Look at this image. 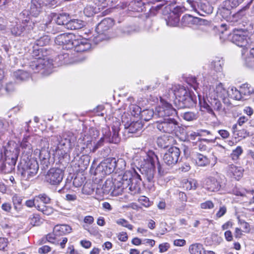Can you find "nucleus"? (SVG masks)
<instances>
[{
    "label": "nucleus",
    "mask_w": 254,
    "mask_h": 254,
    "mask_svg": "<svg viewBox=\"0 0 254 254\" xmlns=\"http://www.w3.org/2000/svg\"><path fill=\"white\" fill-rule=\"evenodd\" d=\"M50 41V38L48 35H44L39 39L36 40L35 45L40 47H43L48 45Z\"/></svg>",
    "instance_id": "obj_46"
},
{
    "label": "nucleus",
    "mask_w": 254,
    "mask_h": 254,
    "mask_svg": "<svg viewBox=\"0 0 254 254\" xmlns=\"http://www.w3.org/2000/svg\"><path fill=\"white\" fill-rule=\"evenodd\" d=\"M37 210L47 215H49L53 212L52 207L45 205H37Z\"/></svg>",
    "instance_id": "obj_54"
},
{
    "label": "nucleus",
    "mask_w": 254,
    "mask_h": 254,
    "mask_svg": "<svg viewBox=\"0 0 254 254\" xmlns=\"http://www.w3.org/2000/svg\"><path fill=\"white\" fill-rule=\"evenodd\" d=\"M78 43L75 46L74 51L77 52H84L90 49L91 44L85 39H77Z\"/></svg>",
    "instance_id": "obj_23"
},
{
    "label": "nucleus",
    "mask_w": 254,
    "mask_h": 254,
    "mask_svg": "<svg viewBox=\"0 0 254 254\" xmlns=\"http://www.w3.org/2000/svg\"><path fill=\"white\" fill-rule=\"evenodd\" d=\"M114 189L113 179H107L103 185L101 190L96 188V193H103L105 194H108L110 192L112 193V191Z\"/></svg>",
    "instance_id": "obj_21"
},
{
    "label": "nucleus",
    "mask_w": 254,
    "mask_h": 254,
    "mask_svg": "<svg viewBox=\"0 0 254 254\" xmlns=\"http://www.w3.org/2000/svg\"><path fill=\"white\" fill-rule=\"evenodd\" d=\"M5 155V159L1 166V168L3 173L8 174L14 170L18 155L16 151L11 152L6 150Z\"/></svg>",
    "instance_id": "obj_9"
},
{
    "label": "nucleus",
    "mask_w": 254,
    "mask_h": 254,
    "mask_svg": "<svg viewBox=\"0 0 254 254\" xmlns=\"http://www.w3.org/2000/svg\"><path fill=\"white\" fill-rule=\"evenodd\" d=\"M249 120V119L248 117L243 116L240 117L237 122V124L234 125L232 127V129L233 130H237L238 126L241 127L244 124L247 123Z\"/></svg>",
    "instance_id": "obj_59"
},
{
    "label": "nucleus",
    "mask_w": 254,
    "mask_h": 254,
    "mask_svg": "<svg viewBox=\"0 0 254 254\" xmlns=\"http://www.w3.org/2000/svg\"><path fill=\"white\" fill-rule=\"evenodd\" d=\"M241 92L244 98L245 96H249L254 92V89L248 84H244L240 87Z\"/></svg>",
    "instance_id": "obj_48"
},
{
    "label": "nucleus",
    "mask_w": 254,
    "mask_h": 254,
    "mask_svg": "<svg viewBox=\"0 0 254 254\" xmlns=\"http://www.w3.org/2000/svg\"><path fill=\"white\" fill-rule=\"evenodd\" d=\"M83 26V21L78 19H72L68 21L67 28L75 30L81 28Z\"/></svg>",
    "instance_id": "obj_34"
},
{
    "label": "nucleus",
    "mask_w": 254,
    "mask_h": 254,
    "mask_svg": "<svg viewBox=\"0 0 254 254\" xmlns=\"http://www.w3.org/2000/svg\"><path fill=\"white\" fill-rule=\"evenodd\" d=\"M90 163V157L86 154L82 155L79 160V166L86 168Z\"/></svg>",
    "instance_id": "obj_51"
},
{
    "label": "nucleus",
    "mask_w": 254,
    "mask_h": 254,
    "mask_svg": "<svg viewBox=\"0 0 254 254\" xmlns=\"http://www.w3.org/2000/svg\"><path fill=\"white\" fill-rule=\"evenodd\" d=\"M182 117L187 121H192L197 119L198 114L194 112H187L183 114Z\"/></svg>",
    "instance_id": "obj_52"
},
{
    "label": "nucleus",
    "mask_w": 254,
    "mask_h": 254,
    "mask_svg": "<svg viewBox=\"0 0 254 254\" xmlns=\"http://www.w3.org/2000/svg\"><path fill=\"white\" fill-rule=\"evenodd\" d=\"M189 252L191 254H205L202 245L199 243L191 245L189 247Z\"/></svg>",
    "instance_id": "obj_33"
},
{
    "label": "nucleus",
    "mask_w": 254,
    "mask_h": 254,
    "mask_svg": "<svg viewBox=\"0 0 254 254\" xmlns=\"http://www.w3.org/2000/svg\"><path fill=\"white\" fill-rule=\"evenodd\" d=\"M243 150L241 146H237V148L233 150L231 154V157L233 160H237L239 158L240 156L242 154Z\"/></svg>",
    "instance_id": "obj_56"
},
{
    "label": "nucleus",
    "mask_w": 254,
    "mask_h": 254,
    "mask_svg": "<svg viewBox=\"0 0 254 254\" xmlns=\"http://www.w3.org/2000/svg\"><path fill=\"white\" fill-rule=\"evenodd\" d=\"M205 188L210 191H217L220 190L221 185L215 178L209 177L205 179Z\"/></svg>",
    "instance_id": "obj_19"
},
{
    "label": "nucleus",
    "mask_w": 254,
    "mask_h": 254,
    "mask_svg": "<svg viewBox=\"0 0 254 254\" xmlns=\"http://www.w3.org/2000/svg\"><path fill=\"white\" fill-rule=\"evenodd\" d=\"M37 51L39 52L37 55L38 57L32 62L30 65V68L34 72H38L42 69H45L46 71L50 70L52 68L53 63L52 60L48 58V56L53 51L44 48L38 49Z\"/></svg>",
    "instance_id": "obj_1"
},
{
    "label": "nucleus",
    "mask_w": 254,
    "mask_h": 254,
    "mask_svg": "<svg viewBox=\"0 0 254 254\" xmlns=\"http://www.w3.org/2000/svg\"><path fill=\"white\" fill-rule=\"evenodd\" d=\"M42 6V3L39 0H31L30 13L35 17L37 16L41 12Z\"/></svg>",
    "instance_id": "obj_25"
},
{
    "label": "nucleus",
    "mask_w": 254,
    "mask_h": 254,
    "mask_svg": "<svg viewBox=\"0 0 254 254\" xmlns=\"http://www.w3.org/2000/svg\"><path fill=\"white\" fill-rule=\"evenodd\" d=\"M75 38V35L72 33H68L66 39V43L64 44L63 48L72 49L74 48L75 46H77L78 42L77 39Z\"/></svg>",
    "instance_id": "obj_24"
},
{
    "label": "nucleus",
    "mask_w": 254,
    "mask_h": 254,
    "mask_svg": "<svg viewBox=\"0 0 254 254\" xmlns=\"http://www.w3.org/2000/svg\"><path fill=\"white\" fill-rule=\"evenodd\" d=\"M167 108H166L165 117L164 118L170 117V116L176 113V110L174 109L171 104L168 103L166 104Z\"/></svg>",
    "instance_id": "obj_61"
},
{
    "label": "nucleus",
    "mask_w": 254,
    "mask_h": 254,
    "mask_svg": "<svg viewBox=\"0 0 254 254\" xmlns=\"http://www.w3.org/2000/svg\"><path fill=\"white\" fill-rule=\"evenodd\" d=\"M180 21V17L178 15L171 14L166 19V23L168 25L171 26H176Z\"/></svg>",
    "instance_id": "obj_41"
},
{
    "label": "nucleus",
    "mask_w": 254,
    "mask_h": 254,
    "mask_svg": "<svg viewBox=\"0 0 254 254\" xmlns=\"http://www.w3.org/2000/svg\"><path fill=\"white\" fill-rule=\"evenodd\" d=\"M166 104H168V102H162L161 105L156 108L155 114L159 117L164 118L165 117L166 108H167V106H165Z\"/></svg>",
    "instance_id": "obj_44"
},
{
    "label": "nucleus",
    "mask_w": 254,
    "mask_h": 254,
    "mask_svg": "<svg viewBox=\"0 0 254 254\" xmlns=\"http://www.w3.org/2000/svg\"><path fill=\"white\" fill-rule=\"evenodd\" d=\"M68 33H63L58 35L55 40V43L59 45L64 46V44L66 43V39Z\"/></svg>",
    "instance_id": "obj_58"
},
{
    "label": "nucleus",
    "mask_w": 254,
    "mask_h": 254,
    "mask_svg": "<svg viewBox=\"0 0 254 254\" xmlns=\"http://www.w3.org/2000/svg\"><path fill=\"white\" fill-rule=\"evenodd\" d=\"M64 171L59 168H51L45 176L46 181L52 185H58L63 180Z\"/></svg>",
    "instance_id": "obj_12"
},
{
    "label": "nucleus",
    "mask_w": 254,
    "mask_h": 254,
    "mask_svg": "<svg viewBox=\"0 0 254 254\" xmlns=\"http://www.w3.org/2000/svg\"><path fill=\"white\" fill-rule=\"evenodd\" d=\"M95 186L90 183H86L82 188V192L86 194H91L93 193L95 190Z\"/></svg>",
    "instance_id": "obj_50"
},
{
    "label": "nucleus",
    "mask_w": 254,
    "mask_h": 254,
    "mask_svg": "<svg viewBox=\"0 0 254 254\" xmlns=\"http://www.w3.org/2000/svg\"><path fill=\"white\" fill-rule=\"evenodd\" d=\"M114 189L112 193L115 195L122 194L125 190L127 189L128 186H125V184L121 179H113Z\"/></svg>",
    "instance_id": "obj_20"
},
{
    "label": "nucleus",
    "mask_w": 254,
    "mask_h": 254,
    "mask_svg": "<svg viewBox=\"0 0 254 254\" xmlns=\"http://www.w3.org/2000/svg\"><path fill=\"white\" fill-rule=\"evenodd\" d=\"M156 128L162 133L178 135L181 127L178 121L173 118H162L155 123Z\"/></svg>",
    "instance_id": "obj_3"
},
{
    "label": "nucleus",
    "mask_w": 254,
    "mask_h": 254,
    "mask_svg": "<svg viewBox=\"0 0 254 254\" xmlns=\"http://www.w3.org/2000/svg\"><path fill=\"white\" fill-rule=\"evenodd\" d=\"M113 25L114 21L112 19L110 18H105L98 24L96 30L101 35L108 31Z\"/></svg>",
    "instance_id": "obj_17"
},
{
    "label": "nucleus",
    "mask_w": 254,
    "mask_h": 254,
    "mask_svg": "<svg viewBox=\"0 0 254 254\" xmlns=\"http://www.w3.org/2000/svg\"><path fill=\"white\" fill-rule=\"evenodd\" d=\"M15 78L17 81H25L30 78V74L24 70H18L13 73Z\"/></svg>",
    "instance_id": "obj_35"
},
{
    "label": "nucleus",
    "mask_w": 254,
    "mask_h": 254,
    "mask_svg": "<svg viewBox=\"0 0 254 254\" xmlns=\"http://www.w3.org/2000/svg\"><path fill=\"white\" fill-rule=\"evenodd\" d=\"M104 163L106 165V166L108 169L109 172L113 173L115 169V162L116 158H108L104 161Z\"/></svg>",
    "instance_id": "obj_43"
},
{
    "label": "nucleus",
    "mask_w": 254,
    "mask_h": 254,
    "mask_svg": "<svg viewBox=\"0 0 254 254\" xmlns=\"http://www.w3.org/2000/svg\"><path fill=\"white\" fill-rule=\"evenodd\" d=\"M180 155V149L176 146H172L164 153L163 162L168 166H173L178 162Z\"/></svg>",
    "instance_id": "obj_10"
},
{
    "label": "nucleus",
    "mask_w": 254,
    "mask_h": 254,
    "mask_svg": "<svg viewBox=\"0 0 254 254\" xmlns=\"http://www.w3.org/2000/svg\"><path fill=\"white\" fill-rule=\"evenodd\" d=\"M86 142V147L87 150L85 152H83V154H88L91 152H95L94 144L93 142V140L92 138H91L88 135H85L83 138H79L78 140V143H81L82 142Z\"/></svg>",
    "instance_id": "obj_22"
},
{
    "label": "nucleus",
    "mask_w": 254,
    "mask_h": 254,
    "mask_svg": "<svg viewBox=\"0 0 254 254\" xmlns=\"http://www.w3.org/2000/svg\"><path fill=\"white\" fill-rule=\"evenodd\" d=\"M229 171L235 179L238 180L243 175V170L241 167L231 165L229 167Z\"/></svg>",
    "instance_id": "obj_31"
},
{
    "label": "nucleus",
    "mask_w": 254,
    "mask_h": 254,
    "mask_svg": "<svg viewBox=\"0 0 254 254\" xmlns=\"http://www.w3.org/2000/svg\"><path fill=\"white\" fill-rule=\"evenodd\" d=\"M135 173H138V171L135 169H132V170L127 171L125 172L122 177H120L119 179H121L125 184V186L129 185V183L131 182L133 178L134 177V174Z\"/></svg>",
    "instance_id": "obj_28"
},
{
    "label": "nucleus",
    "mask_w": 254,
    "mask_h": 254,
    "mask_svg": "<svg viewBox=\"0 0 254 254\" xmlns=\"http://www.w3.org/2000/svg\"><path fill=\"white\" fill-rule=\"evenodd\" d=\"M134 176L127 189L132 193L136 194L141 191V179L138 173H135Z\"/></svg>",
    "instance_id": "obj_16"
},
{
    "label": "nucleus",
    "mask_w": 254,
    "mask_h": 254,
    "mask_svg": "<svg viewBox=\"0 0 254 254\" xmlns=\"http://www.w3.org/2000/svg\"><path fill=\"white\" fill-rule=\"evenodd\" d=\"M95 174L96 175H99L102 177L109 175L111 173L109 172L106 165H105L104 161H102L96 167L95 171Z\"/></svg>",
    "instance_id": "obj_32"
},
{
    "label": "nucleus",
    "mask_w": 254,
    "mask_h": 254,
    "mask_svg": "<svg viewBox=\"0 0 254 254\" xmlns=\"http://www.w3.org/2000/svg\"><path fill=\"white\" fill-rule=\"evenodd\" d=\"M155 160L157 161L158 173L161 174L162 173H163V171H162L161 165L157 156L155 154L151 157L148 156L144 164L140 168H137L136 170L138 171L149 182L154 181Z\"/></svg>",
    "instance_id": "obj_2"
},
{
    "label": "nucleus",
    "mask_w": 254,
    "mask_h": 254,
    "mask_svg": "<svg viewBox=\"0 0 254 254\" xmlns=\"http://www.w3.org/2000/svg\"><path fill=\"white\" fill-rule=\"evenodd\" d=\"M232 41L241 47H246L248 45L247 37L243 34L242 31L238 30H234Z\"/></svg>",
    "instance_id": "obj_15"
},
{
    "label": "nucleus",
    "mask_w": 254,
    "mask_h": 254,
    "mask_svg": "<svg viewBox=\"0 0 254 254\" xmlns=\"http://www.w3.org/2000/svg\"><path fill=\"white\" fill-rule=\"evenodd\" d=\"M50 153L48 149H42L39 153V158L41 162L42 170L47 169L50 165Z\"/></svg>",
    "instance_id": "obj_18"
},
{
    "label": "nucleus",
    "mask_w": 254,
    "mask_h": 254,
    "mask_svg": "<svg viewBox=\"0 0 254 254\" xmlns=\"http://www.w3.org/2000/svg\"><path fill=\"white\" fill-rule=\"evenodd\" d=\"M117 224L121 225L123 227L127 228L128 229L131 230L133 229V226L128 223V222L123 218L119 219L116 221Z\"/></svg>",
    "instance_id": "obj_62"
},
{
    "label": "nucleus",
    "mask_w": 254,
    "mask_h": 254,
    "mask_svg": "<svg viewBox=\"0 0 254 254\" xmlns=\"http://www.w3.org/2000/svg\"><path fill=\"white\" fill-rule=\"evenodd\" d=\"M69 18L65 13L60 14L57 18L56 23L59 25H65L67 27Z\"/></svg>",
    "instance_id": "obj_42"
},
{
    "label": "nucleus",
    "mask_w": 254,
    "mask_h": 254,
    "mask_svg": "<svg viewBox=\"0 0 254 254\" xmlns=\"http://www.w3.org/2000/svg\"><path fill=\"white\" fill-rule=\"evenodd\" d=\"M122 121L124 124L126 131L128 133H135L141 130L143 124L141 121H129L126 115L122 116Z\"/></svg>",
    "instance_id": "obj_13"
},
{
    "label": "nucleus",
    "mask_w": 254,
    "mask_h": 254,
    "mask_svg": "<svg viewBox=\"0 0 254 254\" xmlns=\"http://www.w3.org/2000/svg\"><path fill=\"white\" fill-rule=\"evenodd\" d=\"M71 231V227L68 225H57L54 228V232L58 237L69 233Z\"/></svg>",
    "instance_id": "obj_26"
},
{
    "label": "nucleus",
    "mask_w": 254,
    "mask_h": 254,
    "mask_svg": "<svg viewBox=\"0 0 254 254\" xmlns=\"http://www.w3.org/2000/svg\"><path fill=\"white\" fill-rule=\"evenodd\" d=\"M224 64V61L222 59L216 58L211 63V68H213L216 72H221L222 70V66Z\"/></svg>",
    "instance_id": "obj_40"
},
{
    "label": "nucleus",
    "mask_w": 254,
    "mask_h": 254,
    "mask_svg": "<svg viewBox=\"0 0 254 254\" xmlns=\"http://www.w3.org/2000/svg\"><path fill=\"white\" fill-rule=\"evenodd\" d=\"M247 7L245 6L238 12L232 15V9L227 6H225L222 4L221 6L219 8L218 12L223 18L227 21H237L240 19L245 14V11L247 9Z\"/></svg>",
    "instance_id": "obj_8"
},
{
    "label": "nucleus",
    "mask_w": 254,
    "mask_h": 254,
    "mask_svg": "<svg viewBox=\"0 0 254 254\" xmlns=\"http://www.w3.org/2000/svg\"><path fill=\"white\" fill-rule=\"evenodd\" d=\"M30 224L33 226H38L41 223L40 216L37 214H33L29 218Z\"/></svg>",
    "instance_id": "obj_53"
},
{
    "label": "nucleus",
    "mask_w": 254,
    "mask_h": 254,
    "mask_svg": "<svg viewBox=\"0 0 254 254\" xmlns=\"http://www.w3.org/2000/svg\"><path fill=\"white\" fill-rule=\"evenodd\" d=\"M120 122L117 120L113 122L112 126V131L108 128L103 129V138L107 142L113 143H118L120 141V137L119 135L120 130Z\"/></svg>",
    "instance_id": "obj_6"
},
{
    "label": "nucleus",
    "mask_w": 254,
    "mask_h": 254,
    "mask_svg": "<svg viewBox=\"0 0 254 254\" xmlns=\"http://www.w3.org/2000/svg\"><path fill=\"white\" fill-rule=\"evenodd\" d=\"M193 158L198 166H206L210 164V160L207 156L201 154L197 153Z\"/></svg>",
    "instance_id": "obj_29"
},
{
    "label": "nucleus",
    "mask_w": 254,
    "mask_h": 254,
    "mask_svg": "<svg viewBox=\"0 0 254 254\" xmlns=\"http://www.w3.org/2000/svg\"><path fill=\"white\" fill-rule=\"evenodd\" d=\"M203 107L208 113L212 115H214L213 109L218 112H223L224 110L221 102L211 94L204 100Z\"/></svg>",
    "instance_id": "obj_11"
},
{
    "label": "nucleus",
    "mask_w": 254,
    "mask_h": 254,
    "mask_svg": "<svg viewBox=\"0 0 254 254\" xmlns=\"http://www.w3.org/2000/svg\"><path fill=\"white\" fill-rule=\"evenodd\" d=\"M18 172L21 174L22 179L24 180L29 181L35 176L31 171H29L27 167L22 164V162L21 166H18Z\"/></svg>",
    "instance_id": "obj_27"
},
{
    "label": "nucleus",
    "mask_w": 254,
    "mask_h": 254,
    "mask_svg": "<svg viewBox=\"0 0 254 254\" xmlns=\"http://www.w3.org/2000/svg\"><path fill=\"white\" fill-rule=\"evenodd\" d=\"M214 92L216 94L217 97H219L223 98H225L228 92L221 83H219L216 86Z\"/></svg>",
    "instance_id": "obj_38"
},
{
    "label": "nucleus",
    "mask_w": 254,
    "mask_h": 254,
    "mask_svg": "<svg viewBox=\"0 0 254 254\" xmlns=\"http://www.w3.org/2000/svg\"><path fill=\"white\" fill-rule=\"evenodd\" d=\"M170 144L171 141L168 136L164 135L158 137L157 139V144L161 148H166L170 146Z\"/></svg>",
    "instance_id": "obj_36"
},
{
    "label": "nucleus",
    "mask_w": 254,
    "mask_h": 254,
    "mask_svg": "<svg viewBox=\"0 0 254 254\" xmlns=\"http://www.w3.org/2000/svg\"><path fill=\"white\" fill-rule=\"evenodd\" d=\"M19 18L21 20V24H16L11 29V33L15 36H21L25 30L29 31L33 28V23L30 21L28 11L25 10L19 14Z\"/></svg>",
    "instance_id": "obj_5"
},
{
    "label": "nucleus",
    "mask_w": 254,
    "mask_h": 254,
    "mask_svg": "<svg viewBox=\"0 0 254 254\" xmlns=\"http://www.w3.org/2000/svg\"><path fill=\"white\" fill-rule=\"evenodd\" d=\"M71 140V138L69 136L65 137L64 135H55L52 137L51 141L52 144L56 146L55 150H61L62 151L61 153L63 154L72 147Z\"/></svg>",
    "instance_id": "obj_7"
},
{
    "label": "nucleus",
    "mask_w": 254,
    "mask_h": 254,
    "mask_svg": "<svg viewBox=\"0 0 254 254\" xmlns=\"http://www.w3.org/2000/svg\"><path fill=\"white\" fill-rule=\"evenodd\" d=\"M184 187L189 190H195L197 187V182L196 180L190 179L185 182Z\"/></svg>",
    "instance_id": "obj_49"
},
{
    "label": "nucleus",
    "mask_w": 254,
    "mask_h": 254,
    "mask_svg": "<svg viewBox=\"0 0 254 254\" xmlns=\"http://www.w3.org/2000/svg\"><path fill=\"white\" fill-rule=\"evenodd\" d=\"M130 112L133 117H137L140 115L141 108L137 105H131L129 107Z\"/></svg>",
    "instance_id": "obj_60"
},
{
    "label": "nucleus",
    "mask_w": 254,
    "mask_h": 254,
    "mask_svg": "<svg viewBox=\"0 0 254 254\" xmlns=\"http://www.w3.org/2000/svg\"><path fill=\"white\" fill-rule=\"evenodd\" d=\"M154 112L152 110H144L141 112L140 118L145 121H149L154 115Z\"/></svg>",
    "instance_id": "obj_47"
},
{
    "label": "nucleus",
    "mask_w": 254,
    "mask_h": 254,
    "mask_svg": "<svg viewBox=\"0 0 254 254\" xmlns=\"http://www.w3.org/2000/svg\"><path fill=\"white\" fill-rule=\"evenodd\" d=\"M126 166V162L124 159L119 158L117 160L116 159L115 169H116L117 171H123L125 170Z\"/></svg>",
    "instance_id": "obj_57"
},
{
    "label": "nucleus",
    "mask_w": 254,
    "mask_h": 254,
    "mask_svg": "<svg viewBox=\"0 0 254 254\" xmlns=\"http://www.w3.org/2000/svg\"><path fill=\"white\" fill-rule=\"evenodd\" d=\"M200 9L206 14H210L212 12V7L209 4V3H201L200 5Z\"/></svg>",
    "instance_id": "obj_64"
},
{
    "label": "nucleus",
    "mask_w": 254,
    "mask_h": 254,
    "mask_svg": "<svg viewBox=\"0 0 254 254\" xmlns=\"http://www.w3.org/2000/svg\"><path fill=\"white\" fill-rule=\"evenodd\" d=\"M176 99L175 104L178 109L190 108L194 104V101L190 93L183 86H180L174 90Z\"/></svg>",
    "instance_id": "obj_4"
},
{
    "label": "nucleus",
    "mask_w": 254,
    "mask_h": 254,
    "mask_svg": "<svg viewBox=\"0 0 254 254\" xmlns=\"http://www.w3.org/2000/svg\"><path fill=\"white\" fill-rule=\"evenodd\" d=\"M231 94H230V96L232 98H233L236 100H240L242 99L243 96L241 92V89L240 90H238L236 88H232L231 89Z\"/></svg>",
    "instance_id": "obj_55"
},
{
    "label": "nucleus",
    "mask_w": 254,
    "mask_h": 254,
    "mask_svg": "<svg viewBox=\"0 0 254 254\" xmlns=\"http://www.w3.org/2000/svg\"><path fill=\"white\" fill-rule=\"evenodd\" d=\"M100 10L97 6H94L92 4H88L84 8V13L87 17H90L98 13Z\"/></svg>",
    "instance_id": "obj_37"
},
{
    "label": "nucleus",
    "mask_w": 254,
    "mask_h": 254,
    "mask_svg": "<svg viewBox=\"0 0 254 254\" xmlns=\"http://www.w3.org/2000/svg\"><path fill=\"white\" fill-rule=\"evenodd\" d=\"M42 6L55 7L58 2V0H40Z\"/></svg>",
    "instance_id": "obj_63"
},
{
    "label": "nucleus",
    "mask_w": 254,
    "mask_h": 254,
    "mask_svg": "<svg viewBox=\"0 0 254 254\" xmlns=\"http://www.w3.org/2000/svg\"><path fill=\"white\" fill-rule=\"evenodd\" d=\"M181 23L184 26H189L190 24L207 25L208 21L196 17H193L190 15H184L181 20Z\"/></svg>",
    "instance_id": "obj_14"
},
{
    "label": "nucleus",
    "mask_w": 254,
    "mask_h": 254,
    "mask_svg": "<svg viewBox=\"0 0 254 254\" xmlns=\"http://www.w3.org/2000/svg\"><path fill=\"white\" fill-rule=\"evenodd\" d=\"M244 0H225L222 3L224 6H227L230 9H232L237 6H238L240 3H241Z\"/></svg>",
    "instance_id": "obj_45"
},
{
    "label": "nucleus",
    "mask_w": 254,
    "mask_h": 254,
    "mask_svg": "<svg viewBox=\"0 0 254 254\" xmlns=\"http://www.w3.org/2000/svg\"><path fill=\"white\" fill-rule=\"evenodd\" d=\"M22 197L17 194H14L12 197V202L15 210L17 211L22 209Z\"/></svg>",
    "instance_id": "obj_39"
},
{
    "label": "nucleus",
    "mask_w": 254,
    "mask_h": 254,
    "mask_svg": "<svg viewBox=\"0 0 254 254\" xmlns=\"http://www.w3.org/2000/svg\"><path fill=\"white\" fill-rule=\"evenodd\" d=\"M24 165L28 168L29 171H31L34 176L36 175L39 168L37 160L34 159H30L28 161L25 162Z\"/></svg>",
    "instance_id": "obj_30"
}]
</instances>
